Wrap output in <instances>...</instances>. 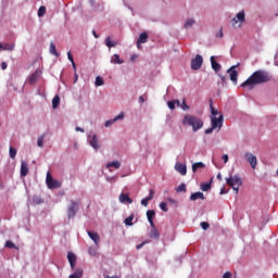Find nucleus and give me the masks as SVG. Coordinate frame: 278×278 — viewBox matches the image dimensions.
I'll use <instances>...</instances> for the list:
<instances>
[{
    "label": "nucleus",
    "mask_w": 278,
    "mask_h": 278,
    "mask_svg": "<svg viewBox=\"0 0 278 278\" xmlns=\"http://www.w3.org/2000/svg\"><path fill=\"white\" fill-rule=\"evenodd\" d=\"M52 108L53 110H58V108H60V96H54L52 99Z\"/></svg>",
    "instance_id": "nucleus-29"
},
{
    "label": "nucleus",
    "mask_w": 278,
    "mask_h": 278,
    "mask_svg": "<svg viewBox=\"0 0 278 278\" xmlns=\"http://www.w3.org/2000/svg\"><path fill=\"white\" fill-rule=\"evenodd\" d=\"M92 34H93L94 38H99V35H97L96 30H92Z\"/></svg>",
    "instance_id": "nucleus-59"
},
{
    "label": "nucleus",
    "mask_w": 278,
    "mask_h": 278,
    "mask_svg": "<svg viewBox=\"0 0 278 278\" xmlns=\"http://www.w3.org/2000/svg\"><path fill=\"white\" fill-rule=\"evenodd\" d=\"M67 59L70 60V62H75V60L73 59V54L71 52H67Z\"/></svg>",
    "instance_id": "nucleus-48"
},
{
    "label": "nucleus",
    "mask_w": 278,
    "mask_h": 278,
    "mask_svg": "<svg viewBox=\"0 0 278 278\" xmlns=\"http://www.w3.org/2000/svg\"><path fill=\"white\" fill-rule=\"evenodd\" d=\"M150 238H153L154 240H157L160 238V231H157V228L152 227V230L150 231Z\"/></svg>",
    "instance_id": "nucleus-25"
},
{
    "label": "nucleus",
    "mask_w": 278,
    "mask_h": 278,
    "mask_svg": "<svg viewBox=\"0 0 278 278\" xmlns=\"http://www.w3.org/2000/svg\"><path fill=\"white\" fill-rule=\"evenodd\" d=\"M199 168H205V164H203L202 162H198V163L192 164V172L193 173H197V170Z\"/></svg>",
    "instance_id": "nucleus-30"
},
{
    "label": "nucleus",
    "mask_w": 278,
    "mask_h": 278,
    "mask_svg": "<svg viewBox=\"0 0 278 278\" xmlns=\"http://www.w3.org/2000/svg\"><path fill=\"white\" fill-rule=\"evenodd\" d=\"M203 66V56L197 54L194 59L191 60L192 71H199Z\"/></svg>",
    "instance_id": "nucleus-8"
},
{
    "label": "nucleus",
    "mask_w": 278,
    "mask_h": 278,
    "mask_svg": "<svg viewBox=\"0 0 278 278\" xmlns=\"http://www.w3.org/2000/svg\"><path fill=\"white\" fill-rule=\"evenodd\" d=\"M147 218H148V223H150V227H155V223H153V219L155 218V211L153 210L147 211Z\"/></svg>",
    "instance_id": "nucleus-17"
},
{
    "label": "nucleus",
    "mask_w": 278,
    "mask_h": 278,
    "mask_svg": "<svg viewBox=\"0 0 278 278\" xmlns=\"http://www.w3.org/2000/svg\"><path fill=\"white\" fill-rule=\"evenodd\" d=\"M104 81L101 76L96 77V86H103Z\"/></svg>",
    "instance_id": "nucleus-41"
},
{
    "label": "nucleus",
    "mask_w": 278,
    "mask_h": 278,
    "mask_svg": "<svg viewBox=\"0 0 278 278\" xmlns=\"http://www.w3.org/2000/svg\"><path fill=\"white\" fill-rule=\"evenodd\" d=\"M29 173V167L27 165V162L22 161L21 162V176L27 177V174Z\"/></svg>",
    "instance_id": "nucleus-18"
},
{
    "label": "nucleus",
    "mask_w": 278,
    "mask_h": 278,
    "mask_svg": "<svg viewBox=\"0 0 278 278\" xmlns=\"http://www.w3.org/2000/svg\"><path fill=\"white\" fill-rule=\"evenodd\" d=\"M244 157H245L247 162H249L251 168H253V170H255V168H257V156H255L253 153L247 152L244 154Z\"/></svg>",
    "instance_id": "nucleus-9"
},
{
    "label": "nucleus",
    "mask_w": 278,
    "mask_h": 278,
    "mask_svg": "<svg viewBox=\"0 0 278 278\" xmlns=\"http://www.w3.org/2000/svg\"><path fill=\"white\" fill-rule=\"evenodd\" d=\"M194 23H197V21H194V18H188L184 25L185 29H190V27H192L194 25Z\"/></svg>",
    "instance_id": "nucleus-31"
},
{
    "label": "nucleus",
    "mask_w": 278,
    "mask_h": 278,
    "mask_svg": "<svg viewBox=\"0 0 278 278\" xmlns=\"http://www.w3.org/2000/svg\"><path fill=\"white\" fill-rule=\"evenodd\" d=\"M175 169L180 173V175H186L188 173V167L182 163H176Z\"/></svg>",
    "instance_id": "nucleus-15"
},
{
    "label": "nucleus",
    "mask_w": 278,
    "mask_h": 278,
    "mask_svg": "<svg viewBox=\"0 0 278 278\" xmlns=\"http://www.w3.org/2000/svg\"><path fill=\"white\" fill-rule=\"evenodd\" d=\"M77 79H79V75L75 74V83H77Z\"/></svg>",
    "instance_id": "nucleus-60"
},
{
    "label": "nucleus",
    "mask_w": 278,
    "mask_h": 278,
    "mask_svg": "<svg viewBox=\"0 0 278 278\" xmlns=\"http://www.w3.org/2000/svg\"><path fill=\"white\" fill-rule=\"evenodd\" d=\"M210 108H211L212 118H216V116H218V110H216L214 108V101L213 100H210Z\"/></svg>",
    "instance_id": "nucleus-24"
},
{
    "label": "nucleus",
    "mask_w": 278,
    "mask_h": 278,
    "mask_svg": "<svg viewBox=\"0 0 278 278\" xmlns=\"http://www.w3.org/2000/svg\"><path fill=\"white\" fill-rule=\"evenodd\" d=\"M1 68H2V71H5V68H8V63L2 62L1 63Z\"/></svg>",
    "instance_id": "nucleus-50"
},
{
    "label": "nucleus",
    "mask_w": 278,
    "mask_h": 278,
    "mask_svg": "<svg viewBox=\"0 0 278 278\" xmlns=\"http://www.w3.org/2000/svg\"><path fill=\"white\" fill-rule=\"evenodd\" d=\"M167 105H168L169 110H175V101H168Z\"/></svg>",
    "instance_id": "nucleus-45"
},
{
    "label": "nucleus",
    "mask_w": 278,
    "mask_h": 278,
    "mask_svg": "<svg viewBox=\"0 0 278 278\" xmlns=\"http://www.w3.org/2000/svg\"><path fill=\"white\" fill-rule=\"evenodd\" d=\"M3 47H4V46H2V45L0 43V51H3Z\"/></svg>",
    "instance_id": "nucleus-63"
},
{
    "label": "nucleus",
    "mask_w": 278,
    "mask_h": 278,
    "mask_svg": "<svg viewBox=\"0 0 278 278\" xmlns=\"http://www.w3.org/2000/svg\"><path fill=\"white\" fill-rule=\"evenodd\" d=\"M67 260L70 262L72 270L75 269V266H77V256L73 252L67 253Z\"/></svg>",
    "instance_id": "nucleus-12"
},
{
    "label": "nucleus",
    "mask_w": 278,
    "mask_h": 278,
    "mask_svg": "<svg viewBox=\"0 0 278 278\" xmlns=\"http://www.w3.org/2000/svg\"><path fill=\"white\" fill-rule=\"evenodd\" d=\"M147 40H149V34L147 31L141 33L137 40V48L142 49V45H146Z\"/></svg>",
    "instance_id": "nucleus-11"
},
{
    "label": "nucleus",
    "mask_w": 278,
    "mask_h": 278,
    "mask_svg": "<svg viewBox=\"0 0 278 278\" xmlns=\"http://www.w3.org/2000/svg\"><path fill=\"white\" fill-rule=\"evenodd\" d=\"M198 199H201L202 201L205 200V195L203 194V192L198 191L190 195V201H197Z\"/></svg>",
    "instance_id": "nucleus-21"
},
{
    "label": "nucleus",
    "mask_w": 278,
    "mask_h": 278,
    "mask_svg": "<svg viewBox=\"0 0 278 278\" xmlns=\"http://www.w3.org/2000/svg\"><path fill=\"white\" fill-rule=\"evenodd\" d=\"M222 278H231V273L230 271H226Z\"/></svg>",
    "instance_id": "nucleus-49"
},
{
    "label": "nucleus",
    "mask_w": 278,
    "mask_h": 278,
    "mask_svg": "<svg viewBox=\"0 0 278 278\" xmlns=\"http://www.w3.org/2000/svg\"><path fill=\"white\" fill-rule=\"evenodd\" d=\"M236 68H238V65H233L227 70L230 80L235 84V86L238 84V71H236Z\"/></svg>",
    "instance_id": "nucleus-10"
},
{
    "label": "nucleus",
    "mask_w": 278,
    "mask_h": 278,
    "mask_svg": "<svg viewBox=\"0 0 278 278\" xmlns=\"http://www.w3.org/2000/svg\"><path fill=\"white\" fill-rule=\"evenodd\" d=\"M200 225L204 231H207V229H210V223L207 222H202Z\"/></svg>",
    "instance_id": "nucleus-43"
},
{
    "label": "nucleus",
    "mask_w": 278,
    "mask_h": 278,
    "mask_svg": "<svg viewBox=\"0 0 278 278\" xmlns=\"http://www.w3.org/2000/svg\"><path fill=\"white\" fill-rule=\"evenodd\" d=\"M106 168H121V162L119 161H113L106 164Z\"/></svg>",
    "instance_id": "nucleus-26"
},
{
    "label": "nucleus",
    "mask_w": 278,
    "mask_h": 278,
    "mask_svg": "<svg viewBox=\"0 0 278 278\" xmlns=\"http://www.w3.org/2000/svg\"><path fill=\"white\" fill-rule=\"evenodd\" d=\"M224 116L219 114L218 117H211L212 127L205 130V134H212L214 129H220L223 127Z\"/></svg>",
    "instance_id": "nucleus-4"
},
{
    "label": "nucleus",
    "mask_w": 278,
    "mask_h": 278,
    "mask_svg": "<svg viewBox=\"0 0 278 278\" xmlns=\"http://www.w3.org/2000/svg\"><path fill=\"white\" fill-rule=\"evenodd\" d=\"M125 118V113H119L115 118L105 122V127H112L116 121H123Z\"/></svg>",
    "instance_id": "nucleus-13"
},
{
    "label": "nucleus",
    "mask_w": 278,
    "mask_h": 278,
    "mask_svg": "<svg viewBox=\"0 0 278 278\" xmlns=\"http://www.w3.org/2000/svg\"><path fill=\"white\" fill-rule=\"evenodd\" d=\"M217 38H223V28H220L219 33L216 34Z\"/></svg>",
    "instance_id": "nucleus-51"
},
{
    "label": "nucleus",
    "mask_w": 278,
    "mask_h": 278,
    "mask_svg": "<svg viewBox=\"0 0 278 278\" xmlns=\"http://www.w3.org/2000/svg\"><path fill=\"white\" fill-rule=\"evenodd\" d=\"M139 101H140V103H144V97H139Z\"/></svg>",
    "instance_id": "nucleus-55"
},
{
    "label": "nucleus",
    "mask_w": 278,
    "mask_h": 278,
    "mask_svg": "<svg viewBox=\"0 0 278 278\" xmlns=\"http://www.w3.org/2000/svg\"><path fill=\"white\" fill-rule=\"evenodd\" d=\"M142 247H144V243L138 244V245H137V249H138V250H139V249H142Z\"/></svg>",
    "instance_id": "nucleus-56"
},
{
    "label": "nucleus",
    "mask_w": 278,
    "mask_h": 278,
    "mask_svg": "<svg viewBox=\"0 0 278 278\" xmlns=\"http://www.w3.org/2000/svg\"><path fill=\"white\" fill-rule=\"evenodd\" d=\"M153 194H155V191L153 189H150V194L149 197H147L146 199L141 200V205H143L144 207H147L149 205V201H151L153 199Z\"/></svg>",
    "instance_id": "nucleus-20"
},
{
    "label": "nucleus",
    "mask_w": 278,
    "mask_h": 278,
    "mask_svg": "<svg viewBox=\"0 0 278 278\" xmlns=\"http://www.w3.org/2000/svg\"><path fill=\"white\" fill-rule=\"evenodd\" d=\"M90 146L92 147V149H94L96 151L99 149V139H97V135H93L91 140L89 141Z\"/></svg>",
    "instance_id": "nucleus-23"
},
{
    "label": "nucleus",
    "mask_w": 278,
    "mask_h": 278,
    "mask_svg": "<svg viewBox=\"0 0 278 278\" xmlns=\"http://www.w3.org/2000/svg\"><path fill=\"white\" fill-rule=\"evenodd\" d=\"M182 110H190V106L186 104V100L182 101Z\"/></svg>",
    "instance_id": "nucleus-47"
},
{
    "label": "nucleus",
    "mask_w": 278,
    "mask_h": 278,
    "mask_svg": "<svg viewBox=\"0 0 278 278\" xmlns=\"http://www.w3.org/2000/svg\"><path fill=\"white\" fill-rule=\"evenodd\" d=\"M45 136H46V135L43 134V135H41V136L38 138V140H37V147H40V148L43 147Z\"/></svg>",
    "instance_id": "nucleus-38"
},
{
    "label": "nucleus",
    "mask_w": 278,
    "mask_h": 278,
    "mask_svg": "<svg viewBox=\"0 0 278 278\" xmlns=\"http://www.w3.org/2000/svg\"><path fill=\"white\" fill-rule=\"evenodd\" d=\"M119 203H128L131 204L134 203V200L129 198V194L127 193H121L119 194Z\"/></svg>",
    "instance_id": "nucleus-19"
},
{
    "label": "nucleus",
    "mask_w": 278,
    "mask_h": 278,
    "mask_svg": "<svg viewBox=\"0 0 278 278\" xmlns=\"http://www.w3.org/2000/svg\"><path fill=\"white\" fill-rule=\"evenodd\" d=\"M90 240L94 242V244L98 247V244L101 242V237L97 232L87 231Z\"/></svg>",
    "instance_id": "nucleus-14"
},
{
    "label": "nucleus",
    "mask_w": 278,
    "mask_h": 278,
    "mask_svg": "<svg viewBox=\"0 0 278 278\" xmlns=\"http://www.w3.org/2000/svg\"><path fill=\"white\" fill-rule=\"evenodd\" d=\"M245 21L244 11L239 12L236 17L232 18V27L238 28L242 27V23Z\"/></svg>",
    "instance_id": "nucleus-7"
},
{
    "label": "nucleus",
    "mask_w": 278,
    "mask_h": 278,
    "mask_svg": "<svg viewBox=\"0 0 278 278\" xmlns=\"http://www.w3.org/2000/svg\"><path fill=\"white\" fill-rule=\"evenodd\" d=\"M134 60H136V56H131V61L134 62Z\"/></svg>",
    "instance_id": "nucleus-64"
},
{
    "label": "nucleus",
    "mask_w": 278,
    "mask_h": 278,
    "mask_svg": "<svg viewBox=\"0 0 278 278\" xmlns=\"http://www.w3.org/2000/svg\"><path fill=\"white\" fill-rule=\"evenodd\" d=\"M105 45H106V47H109V49H112V47H116V42H114V41H112L111 39H110V37H108L106 39H105Z\"/></svg>",
    "instance_id": "nucleus-35"
},
{
    "label": "nucleus",
    "mask_w": 278,
    "mask_h": 278,
    "mask_svg": "<svg viewBox=\"0 0 278 278\" xmlns=\"http://www.w3.org/2000/svg\"><path fill=\"white\" fill-rule=\"evenodd\" d=\"M76 131H81V134H84V128H81V127H76Z\"/></svg>",
    "instance_id": "nucleus-54"
},
{
    "label": "nucleus",
    "mask_w": 278,
    "mask_h": 278,
    "mask_svg": "<svg viewBox=\"0 0 278 278\" xmlns=\"http://www.w3.org/2000/svg\"><path fill=\"white\" fill-rule=\"evenodd\" d=\"M226 184L236 191V194H238V192H240V186H242V178L238 175L230 176L226 178Z\"/></svg>",
    "instance_id": "nucleus-3"
},
{
    "label": "nucleus",
    "mask_w": 278,
    "mask_h": 278,
    "mask_svg": "<svg viewBox=\"0 0 278 278\" xmlns=\"http://www.w3.org/2000/svg\"><path fill=\"white\" fill-rule=\"evenodd\" d=\"M273 79V76H270V73L258 70L255 71L245 81L241 84V88H249V90H253L255 86H258V84H268Z\"/></svg>",
    "instance_id": "nucleus-1"
},
{
    "label": "nucleus",
    "mask_w": 278,
    "mask_h": 278,
    "mask_svg": "<svg viewBox=\"0 0 278 278\" xmlns=\"http://www.w3.org/2000/svg\"><path fill=\"white\" fill-rule=\"evenodd\" d=\"M123 60H121V55L118 54H114L112 58H111V63L112 64H123Z\"/></svg>",
    "instance_id": "nucleus-27"
},
{
    "label": "nucleus",
    "mask_w": 278,
    "mask_h": 278,
    "mask_svg": "<svg viewBox=\"0 0 278 278\" xmlns=\"http://www.w3.org/2000/svg\"><path fill=\"white\" fill-rule=\"evenodd\" d=\"M160 207L163 212H168V206L166 205V202H161Z\"/></svg>",
    "instance_id": "nucleus-44"
},
{
    "label": "nucleus",
    "mask_w": 278,
    "mask_h": 278,
    "mask_svg": "<svg viewBox=\"0 0 278 278\" xmlns=\"http://www.w3.org/2000/svg\"><path fill=\"white\" fill-rule=\"evenodd\" d=\"M227 192H228V191L225 190V188H222V189H220V194H227Z\"/></svg>",
    "instance_id": "nucleus-53"
},
{
    "label": "nucleus",
    "mask_w": 278,
    "mask_h": 278,
    "mask_svg": "<svg viewBox=\"0 0 278 278\" xmlns=\"http://www.w3.org/2000/svg\"><path fill=\"white\" fill-rule=\"evenodd\" d=\"M222 160L224 161L225 164H227V163L229 162V155L224 154V155L222 156Z\"/></svg>",
    "instance_id": "nucleus-46"
},
{
    "label": "nucleus",
    "mask_w": 278,
    "mask_h": 278,
    "mask_svg": "<svg viewBox=\"0 0 278 278\" xmlns=\"http://www.w3.org/2000/svg\"><path fill=\"white\" fill-rule=\"evenodd\" d=\"M217 179H218L219 181H222V180H223V176H222L220 174H217Z\"/></svg>",
    "instance_id": "nucleus-57"
},
{
    "label": "nucleus",
    "mask_w": 278,
    "mask_h": 278,
    "mask_svg": "<svg viewBox=\"0 0 278 278\" xmlns=\"http://www.w3.org/2000/svg\"><path fill=\"white\" fill-rule=\"evenodd\" d=\"M4 247L5 249H18V247H16V244H14V242H12L11 240H8Z\"/></svg>",
    "instance_id": "nucleus-34"
},
{
    "label": "nucleus",
    "mask_w": 278,
    "mask_h": 278,
    "mask_svg": "<svg viewBox=\"0 0 278 278\" xmlns=\"http://www.w3.org/2000/svg\"><path fill=\"white\" fill-rule=\"evenodd\" d=\"M9 155H10L11 160H14L16 157V149L10 147Z\"/></svg>",
    "instance_id": "nucleus-37"
},
{
    "label": "nucleus",
    "mask_w": 278,
    "mask_h": 278,
    "mask_svg": "<svg viewBox=\"0 0 278 278\" xmlns=\"http://www.w3.org/2000/svg\"><path fill=\"white\" fill-rule=\"evenodd\" d=\"M89 253H90V255H93V254H94V251L89 250Z\"/></svg>",
    "instance_id": "nucleus-62"
},
{
    "label": "nucleus",
    "mask_w": 278,
    "mask_h": 278,
    "mask_svg": "<svg viewBox=\"0 0 278 278\" xmlns=\"http://www.w3.org/2000/svg\"><path fill=\"white\" fill-rule=\"evenodd\" d=\"M38 79H40V72L36 71L34 74L29 76L28 84H30V86H34V84H36Z\"/></svg>",
    "instance_id": "nucleus-16"
},
{
    "label": "nucleus",
    "mask_w": 278,
    "mask_h": 278,
    "mask_svg": "<svg viewBox=\"0 0 278 278\" xmlns=\"http://www.w3.org/2000/svg\"><path fill=\"white\" fill-rule=\"evenodd\" d=\"M14 43H5L3 47V51H14Z\"/></svg>",
    "instance_id": "nucleus-36"
},
{
    "label": "nucleus",
    "mask_w": 278,
    "mask_h": 278,
    "mask_svg": "<svg viewBox=\"0 0 278 278\" xmlns=\"http://www.w3.org/2000/svg\"><path fill=\"white\" fill-rule=\"evenodd\" d=\"M176 192H186V184H181L177 187Z\"/></svg>",
    "instance_id": "nucleus-42"
},
{
    "label": "nucleus",
    "mask_w": 278,
    "mask_h": 278,
    "mask_svg": "<svg viewBox=\"0 0 278 278\" xmlns=\"http://www.w3.org/2000/svg\"><path fill=\"white\" fill-rule=\"evenodd\" d=\"M47 13V8L46 7H40L38 10V16L42 17Z\"/></svg>",
    "instance_id": "nucleus-39"
},
{
    "label": "nucleus",
    "mask_w": 278,
    "mask_h": 278,
    "mask_svg": "<svg viewBox=\"0 0 278 278\" xmlns=\"http://www.w3.org/2000/svg\"><path fill=\"white\" fill-rule=\"evenodd\" d=\"M105 278H118V276H112V277L105 276Z\"/></svg>",
    "instance_id": "nucleus-61"
},
{
    "label": "nucleus",
    "mask_w": 278,
    "mask_h": 278,
    "mask_svg": "<svg viewBox=\"0 0 278 278\" xmlns=\"http://www.w3.org/2000/svg\"><path fill=\"white\" fill-rule=\"evenodd\" d=\"M125 225L128 227H131V225H134V215L128 216L125 220H124Z\"/></svg>",
    "instance_id": "nucleus-33"
},
{
    "label": "nucleus",
    "mask_w": 278,
    "mask_h": 278,
    "mask_svg": "<svg viewBox=\"0 0 278 278\" xmlns=\"http://www.w3.org/2000/svg\"><path fill=\"white\" fill-rule=\"evenodd\" d=\"M219 77H220L223 84H227V77H225V76H219Z\"/></svg>",
    "instance_id": "nucleus-52"
},
{
    "label": "nucleus",
    "mask_w": 278,
    "mask_h": 278,
    "mask_svg": "<svg viewBox=\"0 0 278 278\" xmlns=\"http://www.w3.org/2000/svg\"><path fill=\"white\" fill-rule=\"evenodd\" d=\"M46 184H47V187L49 188V190H55L58 188H62V182L53 179V176L51 175L50 172L47 173Z\"/></svg>",
    "instance_id": "nucleus-5"
},
{
    "label": "nucleus",
    "mask_w": 278,
    "mask_h": 278,
    "mask_svg": "<svg viewBox=\"0 0 278 278\" xmlns=\"http://www.w3.org/2000/svg\"><path fill=\"white\" fill-rule=\"evenodd\" d=\"M182 125H189L193 131H199V129L203 128V119L197 116L186 115L182 119Z\"/></svg>",
    "instance_id": "nucleus-2"
},
{
    "label": "nucleus",
    "mask_w": 278,
    "mask_h": 278,
    "mask_svg": "<svg viewBox=\"0 0 278 278\" xmlns=\"http://www.w3.org/2000/svg\"><path fill=\"white\" fill-rule=\"evenodd\" d=\"M211 188H212L211 184H203V185H201V190L203 192H207Z\"/></svg>",
    "instance_id": "nucleus-40"
},
{
    "label": "nucleus",
    "mask_w": 278,
    "mask_h": 278,
    "mask_svg": "<svg viewBox=\"0 0 278 278\" xmlns=\"http://www.w3.org/2000/svg\"><path fill=\"white\" fill-rule=\"evenodd\" d=\"M84 277V270L83 269H76L74 274L70 275L68 278H81Z\"/></svg>",
    "instance_id": "nucleus-28"
},
{
    "label": "nucleus",
    "mask_w": 278,
    "mask_h": 278,
    "mask_svg": "<svg viewBox=\"0 0 278 278\" xmlns=\"http://www.w3.org/2000/svg\"><path fill=\"white\" fill-rule=\"evenodd\" d=\"M79 212V203L71 201V205L67 207V218H75V215Z\"/></svg>",
    "instance_id": "nucleus-6"
},
{
    "label": "nucleus",
    "mask_w": 278,
    "mask_h": 278,
    "mask_svg": "<svg viewBox=\"0 0 278 278\" xmlns=\"http://www.w3.org/2000/svg\"><path fill=\"white\" fill-rule=\"evenodd\" d=\"M211 66L215 73H218L220 71V63L216 62V59L214 56H211Z\"/></svg>",
    "instance_id": "nucleus-22"
},
{
    "label": "nucleus",
    "mask_w": 278,
    "mask_h": 278,
    "mask_svg": "<svg viewBox=\"0 0 278 278\" xmlns=\"http://www.w3.org/2000/svg\"><path fill=\"white\" fill-rule=\"evenodd\" d=\"M50 53H52V55H55V58H60V53H58V50L55 49V43L53 42L50 43Z\"/></svg>",
    "instance_id": "nucleus-32"
},
{
    "label": "nucleus",
    "mask_w": 278,
    "mask_h": 278,
    "mask_svg": "<svg viewBox=\"0 0 278 278\" xmlns=\"http://www.w3.org/2000/svg\"><path fill=\"white\" fill-rule=\"evenodd\" d=\"M72 65H73L74 71H77V65H75V61L72 62Z\"/></svg>",
    "instance_id": "nucleus-58"
}]
</instances>
